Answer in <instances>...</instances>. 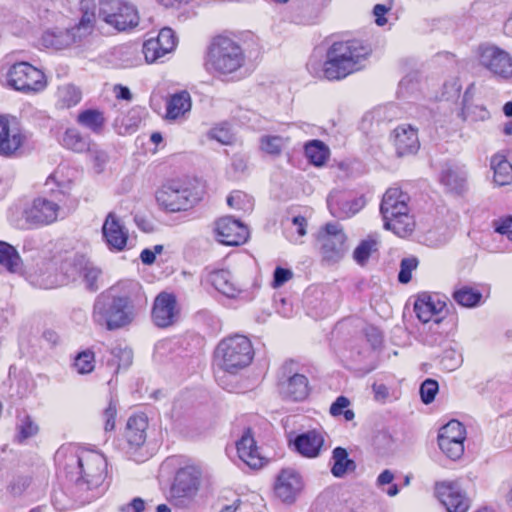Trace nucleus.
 Returning <instances> with one entry per match:
<instances>
[{
    "label": "nucleus",
    "instance_id": "obj_1",
    "mask_svg": "<svg viewBox=\"0 0 512 512\" xmlns=\"http://www.w3.org/2000/svg\"><path fill=\"white\" fill-rule=\"evenodd\" d=\"M370 49L358 40L336 42L327 52L323 75L328 80H341L365 65Z\"/></svg>",
    "mask_w": 512,
    "mask_h": 512
},
{
    "label": "nucleus",
    "instance_id": "obj_2",
    "mask_svg": "<svg viewBox=\"0 0 512 512\" xmlns=\"http://www.w3.org/2000/svg\"><path fill=\"white\" fill-rule=\"evenodd\" d=\"M410 197L397 187L386 190L380 204L384 228L399 237L409 236L415 229L414 216L410 214Z\"/></svg>",
    "mask_w": 512,
    "mask_h": 512
},
{
    "label": "nucleus",
    "instance_id": "obj_3",
    "mask_svg": "<svg viewBox=\"0 0 512 512\" xmlns=\"http://www.w3.org/2000/svg\"><path fill=\"white\" fill-rule=\"evenodd\" d=\"M134 318V306L129 297L115 296L108 292L101 293L94 302V323L109 331L128 326Z\"/></svg>",
    "mask_w": 512,
    "mask_h": 512
},
{
    "label": "nucleus",
    "instance_id": "obj_4",
    "mask_svg": "<svg viewBox=\"0 0 512 512\" xmlns=\"http://www.w3.org/2000/svg\"><path fill=\"white\" fill-rule=\"evenodd\" d=\"M254 357L251 341L243 335L222 339L214 351V366L217 370L236 375L250 365Z\"/></svg>",
    "mask_w": 512,
    "mask_h": 512
},
{
    "label": "nucleus",
    "instance_id": "obj_5",
    "mask_svg": "<svg viewBox=\"0 0 512 512\" xmlns=\"http://www.w3.org/2000/svg\"><path fill=\"white\" fill-rule=\"evenodd\" d=\"M244 63L241 46L233 39L219 35L212 39L208 46L206 66L219 74H231Z\"/></svg>",
    "mask_w": 512,
    "mask_h": 512
},
{
    "label": "nucleus",
    "instance_id": "obj_6",
    "mask_svg": "<svg viewBox=\"0 0 512 512\" xmlns=\"http://www.w3.org/2000/svg\"><path fill=\"white\" fill-rule=\"evenodd\" d=\"M8 84L23 93H39L47 86L45 74L28 62L12 65L7 72Z\"/></svg>",
    "mask_w": 512,
    "mask_h": 512
},
{
    "label": "nucleus",
    "instance_id": "obj_7",
    "mask_svg": "<svg viewBox=\"0 0 512 512\" xmlns=\"http://www.w3.org/2000/svg\"><path fill=\"white\" fill-rule=\"evenodd\" d=\"M317 241L323 260L330 263L340 261L348 249L347 236L339 223H327L318 232Z\"/></svg>",
    "mask_w": 512,
    "mask_h": 512
},
{
    "label": "nucleus",
    "instance_id": "obj_8",
    "mask_svg": "<svg viewBox=\"0 0 512 512\" xmlns=\"http://www.w3.org/2000/svg\"><path fill=\"white\" fill-rule=\"evenodd\" d=\"M99 17L118 31L134 28L139 22L136 8L132 4L120 0L103 2L99 10Z\"/></svg>",
    "mask_w": 512,
    "mask_h": 512
},
{
    "label": "nucleus",
    "instance_id": "obj_9",
    "mask_svg": "<svg viewBox=\"0 0 512 512\" xmlns=\"http://www.w3.org/2000/svg\"><path fill=\"white\" fill-rule=\"evenodd\" d=\"M158 205L168 212L185 211L196 201L192 191L179 181H171L156 192Z\"/></svg>",
    "mask_w": 512,
    "mask_h": 512
},
{
    "label": "nucleus",
    "instance_id": "obj_10",
    "mask_svg": "<svg viewBox=\"0 0 512 512\" xmlns=\"http://www.w3.org/2000/svg\"><path fill=\"white\" fill-rule=\"evenodd\" d=\"M479 64L498 80L510 81L512 79V56L497 46L482 47Z\"/></svg>",
    "mask_w": 512,
    "mask_h": 512
},
{
    "label": "nucleus",
    "instance_id": "obj_11",
    "mask_svg": "<svg viewBox=\"0 0 512 512\" xmlns=\"http://www.w3.org/2000/svg\"><path fill=\"white\" fill-rule=\"evenodd\" d=\"M80 469L79 485H86V489H95L102 485L106 478V458L97 452H87L78 457Z\"/></svg>",
    "mask_w": 512,
    "mask_h": 512
},
{
    "label": "nucleus",
    "instance_id": "obj_12",
    "mask_svg": "<svg viewBox=\"0 0 512 512\" xmlns=\"http://www.w3.org/2000/svg\"><path fill=\"white\" fill-rule=\"evenodd\" d=\"M465 438V427L459 421L451 420L440 429L438 445L448 458L458 460L464 453Z\"/></svg>",
    "mask_w": 512,
    "mask_h": 512
},
{
    "label": "nucleus",
    "instance_id": "obj_13",
    "mask_svg": "<svg viewBox=\"0 0 512 512\" xmlns=\"http://www.w3.org/2000/svg\"><path fill=\"white\" fill-rule=\"evenodd\" d=\"M202 473L196 466H186L176 473L171 493L174 498L193 499L201 486Z\"/></svg>",
    "mask_w": 512,
    "mask_h": 512
},
{
    "label": "nucleus",
    "instance_id": "obj_14",
    "mask_svg": "<svg viewBox=\"0 0 512 512\" xmlns=\"http://www.w3.org/2000/svg\"><path fill=\"white\" fill-rule=\"evenodd\" d=\"M180 317V309L173 294L162 292L154 300L152 319L156 326L166 328L175 324Z\"/></svg>",
    "mask_w": 512,
    "mask_h": 512
},
{
    "label": "nucleus",
    "instance_id": "obj_15",
    "mask_svg": "<svg viewBox=\"0 0 512 512\" xmlns=\"http://www.w3.org/2000/svg\"><path fill=\"white\" fill-rule=\"evenodd\" d=\"M59 210L57 203L37 198L24 210L23 216L30 226L47 225L57 220Z\"/></svg>",
    "mask_w": 512,
    "mask_h": 512
},
{
    "label": "nucleus",
    "instance_id": "obj_16",
    "mask_svg": "<svg viewBox=\"0 0 512 512\" xmlns=\"http://www.w3.org/2000/svg\"><path fill=\"white\" fill-rule=\"evenodd\" d=\"M435 492L447 512H467L469 500L456 482L437 483Z\"/></svg>",
    "mask_w": 512,
    "mask_h": 512
},
{
    "label": "nucleus",
    "instance_id": "obj_17",
    "mask_svg": "<svg viewBox=\"0 0 512 512\" xmlns=\"http://www.w3.org/2000/svg\"><path fill=\"white\" fill-rule=\"evenodd\" d=\"M26 141V135L16 123L0 116V155H16Z\"/></svg>",
    "mask_w": 512,
    "mask_h": 512
},
{
    "label": "nucleus",
    "instance_id": "obj_18",
    "mask_svg": "<svg viewBox=\"0 0 512 512\" xmlns=\"http://www.w3.org/2000/svg\"><path fill=\"white\" fill-rule=\"evenodd\" d=\"M216 232L219 242L228 246L244 244L249 237L248 228L229 216L217 221Z\"/></svg>",
    "mask_w": 512,
    "mask_h": 512
},
{
    "label": "nucleus",
    "instance_id": "obj_19",
    "mask_svg": "<svg viewBox=\"0 0 512 512\" xmlns=\"http://www.w3.org/2000/svg\"><path fill=\"white\" fill-rule=\"evenodd\" d=\"M303 480L294 469H283L275 483L276 496L285 503H293L303 489Z\"/></svg>",
    "mask_w": 512,
    "mask_h": 512
},
{
    "label": "nucleus",
    "instance_id": "obj_20",
    "mask_svg": "<svg viewBox=\"0 0 512 512\" xmlns=\"http://www.w3.org/2000/svg\"><path fill=\"white\" fill-rule=\"evenodd\" d=\"M176 39L170 28H163L156 38H150L143 44V53L149 63H153L174 50Z\"/></svg>",
    "mask_w": 512,
    "mask_h": 512
},
{
    "label": "nucleus",
    "instance_id": "obj_21",
    "mask_svg": "<svg viewBox=\"0 0 512 512\" xmlns=\"http://www.w3.org/2000/svg\"><path fill=\"white\" fill-rule=\"evenodd\" d=\"M366 204L364 197L346 199L339 191H332L327 198L330 213L339 218H349L358 213Z\"/></svg>",
    "mask_w": 512,
    "mask_h": 512
},
{
    "label": "nucleus",
    "instance_id": "obj_22",
    "mask_svg": "<svg viewBox=\"0 0 512 512\" xmlns=\"http://www.w3.org/2000/svg\"><path fill=\"white\" fill-rule=\"evenodd\" d=\"M103 237L110 248L122 250L127 244L128 230L121 219L113 212H110L102 226Z\"/></svg>",
    "mask_w": 512,
    "mask_h": 512
},
{
    "label": "nucleus",
    "instance_id": "obj_23",
    "mask_svg": "<svg viewBox=\"0 0 512 512\" xmlns=\"http://www.w3.org/2000/svg\"><path fill=\"white\" fill-rule=\"evenodd\" d=\"M237 453L239 458L252 469H260L266 463L250 429H247L237 442Z\"/></svg>",
    "mask_w": 512,
    "mask_h": 512
},
{
    "label": "nucleus",
    "instance_id": "obj_24",
    "mask_svg": "<svg viewBox=\"0 0 512 512\" xmlns=\"http://www.w3.org/2000/svg\"><path fill=\"white\" fill-rule=\"evenodd\" d=\"M393 140L398 156L414 154L420 146L417 130L411 125L403 124L395 128Z\"/></svg>",
    "mask_w": 512,
    "mask_h": 512
},
{
    "label": "nucleus",
    "instance_id": "obj_25",
    "mask_svg": "<svg viewBox=\"0 0 512 512\" xmlns=\"http://www.w3.org/2000/svg\"><path fill=\"white\" fill-rule=\"evenodd\" d=\"M446 307V302L438 295L422 293L414 303V311L420 321L429 322L433 316L440 314Z\"/></svg>",
    "mask_w": 512,
    "mask_h": 512
},
{
    "label": "nucleus",
    "instance_id": "obj_26",
    "mask_svg": "<svg viewBox=\"0 0 512 512\" xmlns=\"http://www.w3.org/2000/svg\"><path fill=\"white\" fill-rule=\"evenodd\" d=\"M296 450L304 457L315 458L319 456L324 445L322 432L311 430L298 435L294 440Z\"/></svg>",
    "mask_w": 512,
    "mask_h": 512
},
{
    "label": "nucleus",
    "instance_id": "obj_27",
    "mask_svg": "<svg viewBox=\"0 0 512 512\" xmlns=\"http://www.w3.org/2000/svg\"><path fill=\"white\" fill-rule=\"evenodd\" d=\"M147 427V417L143 414L128 419L125 437L130 446L140 447L145 443Z\"/></svg>",
    "mask_w": 512,
    "mask_h": 512
},
{
    "label": "nucleus",
    "instance_id": "obj_28",
    "mask_svg": "<svg viewBox=\"0 0 512 512\" xmlns=\"http://www.w3.org/2000/svg\"><path fill=\"white\" fill-rule=\"evenodd\" d=\"M75 41V34L69 29L53 28L42 35V44L47 48L60 50L69 47Z\"/></svg>",
    "mask_w": 512,
    "mask_h": 512
},
{
    "label": "nucleus",
    "instance_id": "obj_29",
    "mask_svg": "<svg viewBox=\"0 0 512 512\" xmlns=\"http://www.w3.org/2000/svg\"><path fill=\"white\" fill-rule=\"evenodd\" d=\"M285 397L294 401L304 400L309 394L308 379L302 374H294L281 386Z\"/></svg>",
    "mask_w": 512,
    "mask_h": 512
},
{
    "label": "nucleus",
    "instance_id": "obj_30",
    "mask_svg": "<svg viewBox=\"0 0 512 512\" xmlns=\"http://www.w3.org/2000/svg\"><path fill=\"white\" fill-rule=\"evenodd\" d=\"M440 180L449 190L459 193L466 186L467 172L462 166L446 165Z\"/></svg>",
    "mask_w": 512,
    "mask_h": 512
},
{
    "label": "nucleus",
    "instance_id": "obj_31",
    "mask_svg": "<svg viewBox=\"0 0 512 512\" xmlns=\"http://www.w3.org/2000/svg\"><path fill=\"white\" fill-rule=\"evenodd\" d=\"M191 106V97L187 91L173 94L167 102L166 119L175 120L184 116L190 111Z\"/></svg>",
    "mask_w": 512,
    "mask_h": 512
},
{
    "label": "nucleus",
    "instance_id": "obj_32",
    "mask_svg": "<svg viewBox=\"0 0 512 512\" xmlns=\"http://www.w3.org/2000/svg\"><path fill=\"white\" fill-rule=\"evenodd\" d=\"M212 285L227 297H235L240 291V287L234 281L233 276L227 270H218L211 274Z\"/></svg>",
    "mask_w": 512,
    "mask_h": 512
},
{
    "label": "nucleus",
    "instance_id": "obj_33",
    "mask_svg": "<svg viewBox=\"0 0 512 512\" xmlns=\"http://www.w3.org/2000/svg\"><path fill=\"white\" fill-rule=\"evenodd\" d=\"M0 265L10 273H19L23 268L18 251L4 241H0Z\"/></svg>",
    "mask_w": 512,
    "mask_h": 512
},
{
    "label": "nucleus",
    "instance_id": "obj_34",
    "mask_svg": "<svg viewBox=\"0 0 512 512\" xmlns=\"http://www.w3.org/2000/svg\"><path fill=\"white\" fill-rule=\"evenodd\" d=\"M332 459L334 464L331 468L333 476L341 478L348 472L356 469V464L352 459L348 458V452L342 447H336L333 450Z\"/></svg>",
    "mask_w": 512,
    "mask_h": 512
},
{
    "label": "nucleus",
    "instance_id": "obj_35",
    "mask_svg": "<svg viewBox=\"0 0 512 512\" xmlns=\"http://www.w3.org/2000/svg\"><path fill=\"white\" fill-rule=\"evenodd\" d=\"M491 168L494 171V182L499 186L512 183V165L501 155H495L491 159Z\"/></svg>",
    "mask_w": 512,
    "mask_h": 512
},
{
    "label": "nucleus",
    "instance_id": "obj_36",
    "mask_svg": "<svg viewBox=\"0 0 512 512\" xmlns=\"http://www.w3.org/2000/svg\"><path fill=\"white\" fill-rule=\"evenodd\" d=\"M81 91L74 85L66 84L58 88L57 105L60 108H70L77 105L81 100Z\"/></svg>",
    "mask_w": 512,
    "mask_h": 512
},
{
    "label": "nucleus",
    "instance_id": "obj_37",
    "mask_svg": "<svg viewBox=\"0 0 512 512\" xmlns=\"http://www.w3.org/2000/svg\"><path fill=\"white\" fill-rule=\"evenodd\" d=\"M62 144L67 149H70L77 153H82L86 150L90 149V144L88 139L83 137L79 131L76 129H68L66 130Z\"/></svg>",
    "mask_w": 512,
    "mask_h": 512
},
{
    "label": "nucleus",
    "instance_id": "obj_38",
    "mask_svg": "<svg viewBox=\"0 0 512 512\" xmlns=\"http://www.w3.org/2000/svg\"><path fill=\"white\" fill-rule=\"evenodd\" d=\"M77 121L82 126L94 132H99L105 123V118L102 112L98 110L88 109L81 112L78 115Z\"/></svg>",
    "mask_w": 512,
    "mask_h": 512
},
{
    "label": "nucleus",
    "instance_id": "obj_39",
    "mask_svg": "<svg viewBox=\"0 0 512 512\" xmlns=\"http://www.w3.org/2000/svg\"><path fill=\"white\" fill-rule=\"evenodd\" d=\"M453 299L463 307L472 308L480 303L482 294L471 287L465 286L454 291Z\"/></svg>",
    "mask_w": 512,
    "mask_h": 512
},
{
    "label": "nucleus",
    "instance_id": "obj_40",
    "mask_svg": "<svg viewBox=\"0 0 512 512\" xmlns=\"http://www.w3.org/2000/svg\"><path fill=\"white\" fill-rule=\"evenodd\" d=\"M79 271L82 273L86 286L89 290L96 291L99 289L98 280L101 275L100 269L86 261L84 257H81Z\"/></svg>",
    "mask_w": 512,
    "mask_h": 512
},
{
    "label": "nucleus",
    "instance_id": "obj_41",
    "mask_svg": "<svg viewBox=\"0 0 512 512\" xmlns=\"http://www.w3.org/2000/svg\"><path fill=\"white\" fill-rule=\"evenodd\" d=\"M133 362V351L128 347H115L112 350L110 366L116 367V373L121 369H127Z\"/></svg>",
    "mask_w": 512,
    "mask_h": 512
},
{
    "label": "nucleus",
    "instance_id": "obj_42",
    "mask_svg": "<svg viewBox=\"0 0 512 512\" xmlns=\"http://www.w3.org/2000/svg\"><path fill=\"white\" fill-rule=\"evenodd\" d=\"M305 155L316 166H321L327 159V149L322 142L314 140L305 146Z\"/></svg>",
    "mask_w": 512,
    "mask_h": 512
},
{
    "label": "nucleus",
    "instance_id": "obj_43",
    "mask_svg": "<svg viewBox=\"0 0 512 512\" xmlns=\"http://www.w3.org/2000/svg\"><path fill=\"white\" fill-rule=\"evenodd\" d=\"M377 241L375 239L369 238L363 240L354 250L353 258L354 260L360 264L364 265L370 255L377 250Z\"/></svg>",
    "mask_w": 512,
    "mask_h": 512
},
{
    "label": "nucleus",
    "instance_id": "obj_44",
    "mask_svg": "<svg viewBox=\"0 0 512 512\" xmlns=\"http://www.w3.org/2000/svg\"><path fill=\"white\" fill-rule=\"evenodd\" d=\"M74 367L79 374L91 373L95 368V354L91 350L80 352L74 362Z\"/></svg>",
    "mask_w": 512,
    "mask_h": 512
},
{
    "label": "nucleus",
    "instance_id": "obj_45",
    "mask_svg": "<svg viewBox=\"0 0 512 512\" xmlns=\"http://www.w3.org/2000/svg\"><path fill=\"white\" fill-rule=\"evenodd\" d=\"M227 204L232 209L249 212L253 208L252 199L241 191L232 192L227 198Z\"/></svg>",
    "mask_w": 512,
    "mask_h": 512
},
{
    "label": "nucleus",
    "instance_id": "obj_46",
    "mask_svg": "<svg viewBox=\"0 0 512 512\" xmlns=\"http://www.w3.org/2000/svg\"><path fill=\"white\" fill-rule=\"evenodd\" d=\"M350 401L345 396H339L330 406V414L334 417L343 415L346 421L354 419L355 414L352 410L348 409Z\"/></svg>",
    "mask_w": 512,
    "mask_h": 512
},
{
    "label": "nucleus",
    "instance_id": "obj_47",
    "mask_svg": "<svg viewBox=\"0 0 512 512\" xmlns=\"http://www.w3.org/2000/svg\"><path fill=\"white\" fill-rule=\"evenodd\" d=\"M19 431L18 438L20 441L30 438L38 433L39 427L28 415L19 420L17 425Z\"/></svg>",
    "mask_w": 512,
    "mask_h": 512
},
{
    "label": "nucleus",
    "instance_id": "obj_48",
    "mask_svg": "<svg viewBox=\"0 0 512 512\" xmlns=\"http://www.w3.org/2000/svg\"><path fill=\"white\" fill-rule=\"evenodd\" d=\"M283 146L284 140L279 136H263L261 138V149L268 154H280Z\"/></svg>",
    "mask_w": 512,
    "mask_h": 512
},
{
    "label": "nucleus",
    "instance_id": "obj_49",
    "mask_svg": "<svg viewBox=\"0 0 512 512\" xmlns=\"http://www.w3.org/2000/svg\"><path fill=\"white\" fill-rule=\"evenodd\" d=\"M209 137L223 145H230L234 141V135L226 125H220L212 128Z\"/></svg>",
    "mask_w": 512,
    "mask_h": 512
},
{
    "label": "nucleus",
    "instance_id": "obj_50",
    "mask_svg": "<svg viewBox=\"0 0 512 512\" xmlns=\"http://www.w3.org/2000/svg\"><path fill=\"white\" fill-rule=\"evenodd\" d=\"M439 386L437 381L426 379L420 386V396L424 404H430L434 401Z\"/></svg>",
    "mask_w": 512,
    "mask_h": 512
},
{
    "label": "nucleus",
    "instance_id": "obj_51",
    "mask_svg": "<svg viewBox=\"0 0 512 512\" xmlns=\"http://www.w3.org/2000/svg\"><path fill=\"white\" fill-rule=\"evenodd\" d=\"M418 260L415 257L404 258L401 261L400 272L398 275L399 282L406 284L411 280V273L417 268Z\"/></svg>",
    "mask_w": 512,
    "mask_h": 512
},
{
    "label": "nucleus",
    "instance_id": "obj_52",
    "mask_svg": "<svg viewBox=\"0 0 512 512\" xmlns=\"http://www.w3.org/2000/svg\"><path fill=\"white\" fill-rule=\"evenodd\" d=\"M30 485V481L28 478L20 477L15 479L8 487L9 493L13 497H20L24 494L27 488Z\"/></svg>",
    "mask_w": 512,
    "mask_h": 512
},
{
    "label": "nucleus",
    "instance_id": "obj_53",
    "mask_svg": "<svg viewBox=\"0 0 512 512\" xmlns=\"http://www.w3.org/2000/svg\"><path fill=\"white\" fill-rule=\"evenodd\" d=\"M116 415H117L116 403L113 400H111L109 402L108 407L105 409L104 414H103L104 419H105V426H104V428H105L106 431L114 430Z\"/></svg>",
    "mask_w": 512,
    "mask_h": 512
},
{
    "label": "nucleus",
    "instance_id": "obj_54",
    "mask_svg": "<svg viewBox=\"0 0 512 512\" xmlns=\"http://www.w3.org/2000/svg\"><path fill=\"white\" fill-rule=\"evenodd\" d=\"M495 231L512 240V216L494 222Z\"/></svg>",
    "mask_w": 512,
    "mask_h": 512
},
{
    "label": "nucleus",
    "instance_id": "obj_55",
    "mask_svg": "<svg viewBox=\"0 0 512 512\" xmlns=\"http://www.w3.org/2000/svg\"><path fill=\"white\" fill-rule=\"evenodd\" d=\"M91 152V157L94 162L95 168L97 172H101L105 166V164L108 162L109 157L108 154L100 149H89Z\"/></svg>",
    "mask_w": 512,
    "mask_h": 512
},
{
    "label": "nucleus",
    "instance_id": "obj_56",
    "mask_svg": "<svg viewBox=\"0 0 512 512\" xmlns=\"http://www.w3.org/2000/svg\"><path fill=\"white\" fill-rule=\"evenodd\" d=\"M292 276L293 273L291 270L277 267L274 271L273 286L276 288L281 287L284 283L289 281Z\"/></svg>",
    "mask_w": 512,
    "mask_h": 512
},
{
    "label": "nucleus",
    "instance_id": "obj_57",
    "mask_svg": "<svg viewBox=\"0 0 512 512\" xmlns=\"http://www.w3.org/2000/svg\"><path fill=\"white\" fill-rule=\"evenodd\" d=\"M388 9L386 6L382 4H377L374 6L373 13L375 16V22L378 26H384L387 23V19L385 18V14Z\"/></svg>",
    "mask_w": 512,
    "mask_h": 512
},
{
    "label": "nucleus",
    "instance_id": "obj_58",
    "mask_svg": "<svg viewBox=\"0 0 512 512\" xmlns=\"http://www.w3.org/2000/svg\"><path fill=\"white\" fill-rule=\"evenodd\" d=\"M372 388L375 399L378 401H384L389 396V390L384 384H374Z\"/></svg>",
    "mask_w": 512,
    "mask_h": 512
},
{
    "label": "nucleus",
    "instance_id": "obj_59",
    "mask_svg": "<svg viewBox=\"0 0 512 512\" xmlns=\"http://www.w3.org/2000/svg\"><path fill=\"white\" fill-rule=\"evenodd\" d=\"M292 223L297 227V232H298L299 236L302 237V236L306 235L307 221L304 217L296 216L293 218Z\"/></svg>",
    "mask_w": 512,
    "mask_h": 512
},
{
    "label": "nucleus",
    "instance_id": "obj_60",
    "mask_svg": "<svg viewBox=\"0 0 512 512\" xmlns=\"http://www.w3.org/2000/svg\"><path fill=\"white\" fill-rule=\"evenodd\" d=\"M394 480V474L392 471L386 469L377 478V485L383 486L392 483Z\"/></svg>",
    "mask_w": 512,
    "mask_h": 512
},
{
    "label": "nucleus",
    "instance_id": "obj_61",
    "mask_svg": "<svg viewBox=\"0 0 512 512\" xmlns=\"http://www.w3.org/2000/svg\"><path fill=\"white\" fill-rule=\"evenodd\" d=\"M95 21V15L93 13L85 12L80 20L78 29H88L92 27V24Z\"/></svg>",
    "mask_w": 512,
    "mask_h": 512
},
{
    "label": "nucleus",
    "instance_id": "obj_62",
    "mask_svg": "<svg viewBox=\"0 0 512 512\" xmlns=\"http://www.w3.org/2000/svg\"><path fill=\"white\" fill-rule=\"evenodd\" d=\"M155 252L151 249H144L140 254V259L144 264L151 265L155 261Z\"/></svg>",
    "mask_w": 512,
    "mask_h": 512
},
{
    "label": "nucleus",
    "instance_id": "obj_63",
    "mask_svg": "<svg viewBox=\"0 0 512 512\" xmlns=\"http://www.w3.org/2000/svg\"><path fill=\"white\" fill-rule=\"evenodd\" d=\"M129 507L133 510V512H144L145 502L142 498L136 497L129 503Z\"/></svg>",
    "mask_w": 512,
    "mask_h": 512
},
{
    "label": "nucleus",
    "instance_id": "obj_64",
    "mask_svg": "<svg viewBox=\"0 0 512 512\" xmlns=\"http://www.w3.org/2000/svg\"><path fill=\"white\" fill-rule=\"evenodd\" d=\"M115 91H116L117 98L124 99V100H131V98H132V94L127 87L118 85L115 87Z\"/></svg>",
    "mask_w": 512,
    "mask_h": 512
}]
</instances>
